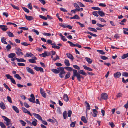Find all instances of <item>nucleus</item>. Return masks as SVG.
<instances>
[{
  "mask_svg": "<svg viewBox=\"0 0 128 128\" xmlns=\"http://www.w3.org/2000/svg\"><path fill=\"white\" fill-rule=\"evenodd\" d=\"M57 70H58V71L60 72L59 74L60 77L61 78H63L64 77V76L63 75L65 74L66 72L64 71V68L63 67H59L57 68Z\"/></svg>",
  "mask_w": 128,
  "mask_h": 128,
  "instance_id": "nucleus-1",
  "label": "nucleus"
},
{
  "mask_svg": "<svg viewBox=\"0 0 128 128\" xmlns=\"http://www.w3.org/2000/svg\"><path fill=\"white\" fill-rule=\"evenodd\" d=\"M2 118L3 119L6 121V124L8 126H9V125L11 124L10 120L6 116H3Z\"/></svg>",
  "mask_w": 128,
  "mask_h": 128,
  "instance_id": "nucleus-2",
  "label": "nucleus"
},
{
  "mask_svg": "<svg viewBox=\"0 0 128 128\" xmlns=\"http://www.w3.org/2000/svg\"><path fill=\"white\" fill-rule=\"evenodd\" d=\"M101 98L103 100H106L108 98V96L106 94L104 93L101 94Z\"/></svg>",
  "mask_w": 128,
  "mask_h": 128,
  "instance_id": "nucleus-3",
  "label": "nucleus"
},
{
  "mask_svg": "<svg viewBox=\"0 0 128 128\" xmlns=\"http://www.w3.org/2000/svg\"><path fill=\"white\" fill-rule=\"evenodd\" d=\"M16 53L18 55L20 56L23 55V53L22 52H21L22 50L20 49L17 48L16 49Z\"/></svg>",
  "mask_w": 128,
  "mask_h": 128,
  "instance_id": "nucleus-4",
  "label": "nucleus"
},
{
  "mask_svg": "<svg viewBox=\"0 0 128 128\" xmlns=\"http://www.w3.org/2000/svg\"><path fill=\"white\" fill-rule=\"evenodd\" d=\"M22 110L24 112L28 114L31 116H32V114L26 109L24 108H22Z\"/></svg>",
  "mask_w": 128,
  "mask_h": 128,
  "instance_id": "nucleus-5",
  "label": "nucleus"
},
{
  "mask_svg": "<svg viewBox=\"0 0 128 128\" xmlns=\"http://www.w3.org/2000/svg\"><path fill=\"white\" fill-rule=\"evenodd\" d=\"M34 69L37 71H40L41 72H44V70L43 68L41 67H39L37 66H36L34 68Z\"/></svg>",
  "mask_w": 128,
  "mask_h": 128,
  "instance_id": "nucleus-6",
  "label": "nucleus"
},
{
  "mask_svg": "<svg viewBox=\"0 0 128 128\" xmlns=\"http://www.w3.org/2000/svg\"><path fill=\"white\" fill-rule=\"evenodd\" d=\"M32 114L37 119L40 120H42V118L39 114L35 113H33Z\"/></svg>",
  "mask_w": 128,
  "mask_h": 128,
  "instance_id": "nucleus-7",
  "label": "nucleus"
},
{
  "mask_svg": "<svg viewBox=\"0 0 128 128\" xmlns=\"http://www.w3.org/2000/svg\"><path fill=\"white\" fill-rule=\"evenodd\" d=\"M40 93L43 97L46 98V94L44 92V91L43 90L42 88L40 89Z\"/></svg>",
  "mask_w": 128,
  "mask_h": 128,
  "instance_id": "nucleus-8",
  "label": "nucleus"
},
{
  "mask_svg": "<svg viewBox=\"0 0 128 128\" xmlns=\"http://www.w3.org/2000/svg\"><path fill=\"white\" fill-rule=\"evenodd\" d=\"M63 98V99L65 101L67 102L69 101L68 97L67 94H64Z\"/></svg>",
  "mask_w": 128,
  "mask_h": 128,
  "instance_id": "nucleus-9",
  "label": "nucleus"
},
{
  "mask_svg": "<svg viewBox=\"0 0 128 128\" xmlns=\"http://www.w3.org/2000/svg\"><path fill=\"white\" fill-rule=\"evenodd\" d=\"M26 69L27 72H28L30 73L31 74L33 75H34V74L35 73L33 71V70L31 68L28 67H27L26 68Z\"/></svg>",
  "mask_w": 128,
  "mask_h": 128,
  "instance_id": "nucleus-10",
  "label": "nucleus"
},
{
  "mask_svg": "<svg viewBox=\"0 0 128 128\" xmlns=\"http://www.w3.org/2000/svg\"><path fill=\"white\" fill-rule=\"evenodd\" d=\"M75 76H76L77 77V79L79 81H81V77L79 76H78V75L77 76V75L74 74L72 78V80H74Z\"/></svg>",
  "mask_w": 128,
  "mask_h": 128,
  "instance_id": "nucleus-11",
  "label": "nucleus"
},
{
  "mask_svg": "<svg viewBox=\"0 0 128 128\" xmlns=\"http://www.w3.org/2000/svg\"><path fill=\"white\" fill-rule=\"evenodd\" d=\"M7 26H6L0 25V28H1L2 30L4 31H6L8 29Z\"/></svg>",
  "mask_w": 128,
  "mask_h": 128,
  "instance_id": "nucleus-12",
  "label": "nucleus"
},
{
  "mask_svg": "<svg viewBox=\"0 0 128 128\" xmlns=\"http://www.w3.org/2000/svg\"><path fill=\"white\" fill-rule=\"evenodd\" d=\"M25 17L26 19L29 21L32 20H34L33 17L31 16H28L26 15H25Z\"/></svg>",
  "mask_w": 128,
  "mask_h": 128,
  "instance_id": "nucleus-13",
  "label": "nucleus"
},
{
  "mask_svg": "<svg viewBox=\"0 0 128 128\" xmlns=\"http://www.w3.org/2000/svg\"><path fill=\"white\" fill-rule=\"evenodd\" d=\"M121 75V73L120 72H117L116 74H114V76L116 78H118Z\"/></svg>",
  "mask_w": 128,
  "mask_h": 128,
  "instance_id": "nucleus-14",
  "label": "nucleus"
},
{
  "mask_svg": "<svg viewBox=\"0 0 128 128\" xmlns=\"http://www.w3.org/2000/svg\"><path fill=\"white\" fill-rule=\"evenodd\" d=\"M66 55L67 56L68 58L70 59L71 60H74V58L71 54L68 53L66 54Z\"/></svg>",
  "mask_w": 128,
  "mask_h": 128,
  "instance_id": "nucleus-15",
  "label": "nucleus"
},
{
  "mask_svg": "<svg viewBox=\"0 0 128 128\" xmlns=\"http://www.w3.org/2000/svg\"><path fill=\"white\" fill-rule=\"evenodd\" d=\"M93 114H92V116L94 117L96 116L98 113L97 110L96 109H94L93 110Z\"/></svg>",
  "mask_w": 128,
  "mask_h": 128,
  "instance_id": "nucleus-16",
  "label": "nucleus"
},
{
  "mask_svg": "<svg viewBox=\"0 0 128 128\" xmlns=\"http://www.w3.org/2000/svg\"><path fill=\"white\" fill-rule=\"evenodd\" d=\"M98 12L100 16L101 17L104 16H105L104 13L102 11H98Z\"/></svg>",
  "mask_w": 128,
  "mask_h": 128,
  "instance_id": "nucleus-17",
  "label": "nucleus"
},
{
  "mask_svg": "<svg viewBox=\"0 0 128 128\" xmlns=\"http://www.w3.org/2000/svg\"><path fill=\"white\" fill-rule=\"evenodd\" d=\"M0 107L3 110H5L6 108L4 104L2 102H1L0 103Z\"/></svg>",
  "mask_w": 128,
  "mask_h": 128,
  "instance_id": "nucleus-18",
  "label": "nucleus"
},
{
  "mask_svg": "<svg viewBox=\"0 0 128 128\" xmlns=\"http://www.w3.org/2000/svg\"><path fill=\"white\" fill-rule=\"evenodd\" d=\"M85 59L89 64H91L92 63V60L90 58L86 57L85 58Z\"/></svg>",
  "mask_w": 128,
  "mask_h": 128,
  "instance_id": "nucleus-19",
  "label": "nucleus"
},
{
  "mask_svg": "<svg viewBox=\"0 0 128 128\" xmlns=\"http://www.w3.org/2000/svg\"><path fill=\"white\" fill-rule=\"evenodd\" d=\"M64 63L67 66H70V64L68 60L66 59L64 61Z\"/></svg>",
  "mask_w": 128,
  "mask_h": 128,
  "instance_id": "nucleus-20",
  "label": "nucleus"
},
{
  "mask_svg": "<svg viewBox=\"0 0 128 128\" xmlns=\"http://www.w3.org/2000/svg\"><path fill=\"white\" fill-rule=\"evenodd\" d=\"M83 67L84 68V69L86 70L92 71V70L91 68H90L89 67H87L86 66H84Z\"/></svg>",
  "mask_w": 128,
  "mask_h": 128,
  "instance_id": "nucleus-21",
  "label": "nucleus"
},
{
  "mask_svg": "<svg viewBox=\"0 0 128 128\" xmlns=\"http://www.w3.org/2000/svg\"><path fill=\"white\" fill-rule=\"evenodd\" d=\"M63 116L65 120L66 119L68 116L67 115V112L66 111H64L63 113Z\"/></svg>",
  "mask_w": 128,
  "mask_h": 128,
  "instance_id": "nucleus-22",
  "label": "nucleus"
},
{
  "mask_svg": "<svg viewBox=\"0 0 128 128\" xmlns=\"http://www.w3.org/2000/svg\"><path fill=\"white\" fill-rule=\"evenodd\" d=\"M12 108L13 110L17 113H18L19 112V111L17 108L15 106H12Z\"/></svg>",
  "mask_w": 128,
  "mask_h": 128,
  "instance_id": "nucleus-23",
  "label": "nucleus"
},
{
  "mask_svg": "<svg viewBox=\"0 0 128 128\" xmlns=\"http://www.w3.org/2000/svg\"><path fill=\"white\" fill-rule=\"evenodd\" d=\"M73 71L74 74L77 75V76L78 75V76H81V75L78 72L77 70H73Z\"/></svg>",
  "mask_w": 128,
  "mask_h": 128,
  "instance_id": "nucleus-24",
  "label": "nucleus"
},
{
  "mask_svg": "<svg viewBox=\"0 0 128 128\" xmlns=\"http://www.w3.org/2000/svg\"><path fill=\"white\" fill-rule=\"evenodd\" d=\"M82 120L85 123L88 122V121L85 116H82L81 118Z\"/></svg>",
  "mask_w": 128,
  "mask_h": 128,
  "instance_id": "nucleus-25",
  "label": "nucleus"
},
{
  "mask_svg": "<svg viewBox=\"0 0 128 128\" xmlns=\"http://www.w3.org/2000/svg\"><path fill=\"white\" fill-rule=\"evenodd\" d=\"M70 18L74 19H80V18L79 16L77 15H75L74 16Z\"/></svg>",
  "mask_w": 128,
  "mask_h": 128,
  "instance_id": "nucleus-26",
  "label": "nucleus"
},
{
  "mask_svg": "<svg viewBox=\"0 0 128 128\" xmlns=\"http://www.w3.org/2000/svg\"><path fill=\"white\" fill-rule=\"evenodd\" d=\"M8 34V35L10 37H14V35L13 34V33L10 32H6Z\"/></svg>",
  "mask_w": 128,
  "mask_h": 128,
  "instance_id": "nucleus-27",
  "label": "nucleus"
},
{
  "mask_svg": "<svg viewBox=\"0 0 128 128\" xmlns=\"http://www.w3.org/2000/svg\"><path fill=\"white\" fill-rule=\"evenodd\" d=\"M16 56V54H15L11 53L8 55V56L9 58H13Z\"/></svg>",
  "mask_w": 128,
  "mask_h": 128,
  "instance_id": "nucleus-28",
  "label": "nucleus"
},
{
  "mask_svg": "<svg viewBox=\"0 0 128 128\" xmlns=\"http://www.w3.org/2000/svg\"><path fill=\"white\" fill-rule=\"evenodd\" d=\"M34 56V55L32 54L31 53H27L24 56V57L26 58L27 57H32Z\"/></svg>",
  "mask_w": 128,
  "mask_h": 128,
  "instance_id": "nucleus-29",
  "label": "nucleus"
},
{
  "mask_svg": "<svg viewBox=\"0 0 128 128\" xmlns=\"http://www.w3.org/2000/svg\"><path fill=\"white\" fill-rule=\"evenodd\" d=\"M14 76L15 78H17L18 80H20L22 79V78L18 74H16L14 75Z\"/></svg>",
  "mask_w": 128,
  "mask_h": 128,
  "instance_id": "nucleus-30",
  "label": "nucleus"
},
{
  "mask_svg": "<svg viewBox=\"0 0 128 128\" xmlns=\"http://www.w3.org/2000/svg\"><path fill=\"white\" fill-rule=\"evenodd\" d=\"M80 74H82L84 76H86L87 74L83 70H80Z\"/></svg>",
  "mask_w": 128,
  "mask_h": 128,
  "instance_id": "nucleus-31",
  "label": "nucleus"
},
{
  "mask_svg": "<svg viewBox=\"0 0 128 128\" xmlns=\"http://www.w3.org/2000/svg\"><path fill=\"white\" fill-rule=\"evenodd\" d=\"M6 39H5V38L4 37H2V38L1 41L3 43L7 44L8 43L6 41Z\"/></svg>",
  "mask_w": 128,
  "mask_h": 128,
  "instance_id": "nucleus-32",
  "label": "nucleus"
},
{
  "mask_svg": "<svg viewBox=\"0 0 128 128\" xmlns=\"http://www.w3.org/2000/svg\"><path fill=\"white\" fill-rule=\"evenodd\" d=\"M85 103L86 104L87 109L88 110H90V108L89 104L87 102H85Z\"/></svg>",
  "mask_w": 128,
  "mask_h": 128,
  "instance_id": "nucleus-33",
  "label": "nucleus"
},
{
  "mask_svg": "<svg viewBox=\"0 0 128 128\" xmlns=\"http://www.w3.org/2000/svg\"><path fill=\"white\" fill-rule=\"evenodd\" d=\"M52 71L56 74H58L60 72L58 71V70L56 69H52Z\"/></svg>",
  "mask_w": 128,
  "mask_h": 128,
  "instance_id": "nucleus-34",
  "label": "nucleus"
},
{
  "mask_svg": "<svg viewBox=\"0 0 128 128\" xmlns=\"http://www.w3.org/2000/svg\"><path fill=\"white\" fill-rule=\"evenodd\" d=\"M64 68L68 71H71L73 70L72 68L69 67H65Z\"/></svg>",
  "mask_w": 128,
  "mask_h": 128,
  "instance_id": "nucleus-35",
  "label": "nucleus"
},
{
  "mask_svg": "<svg viewBox=\"0 0 128 128\" xmlns=\"http://www.w3.org/2000/svg\"><path fill=\"white\" fill-rule=\"evenodd\" d=\"M34 121L32 122V124L34 126H36L37 125L36 123L38 122V121L37 120L35 119H34Z\"/></svg>",
  "mask_w": 128,
  "mask_h": 128,
  "instance_id": "nucleus-36",
  "label": "nucleus"
},
{
  "mask_svg": "<svg viewBox=\"0 0 128 128\" xmlns=\"http://www.w3.org/2000/svg\"><path fill=\"white\" fill-rule=\"evenodd\" d=\"M17 61L18 62H25L26 60H24L23 58L19 59L17 58L16 59Z\"/></svg>",
  "mask_w": 128,
  "mask_h": 128,
  "instance_id": "nucleus-37",
  "label": "nucleus"
},
{
  "mask_svg": "<svg viewBox=\"0 0 128 128\" xmlns=\"http://www.w3.org/2000/svg\"><path fill=\"white\" fill-rule=\"evenodd\" d=\"M88 29L91 31L94 32H97V30L94 28L90 27L88 28Z\"/></svg>",
  "mask_w": 128,
  "mask_h": 128,
  "instance_id": "nucleus-38",
  "label": "nucleus"
},
{
  "mask_svg": "<svg viewBox=\"0 0 128 128\" xmlns=\"http://www.w3.org/2000/svg\"><path fill=\"white\" fill-rule=\"evenodd\" d=\"M127 57H128V53L123 55L122 57V59H124Z\"/></svg>",
  "mask_w": 128,
  "mask_h": 128,
  "instance_id": "nucleus-39",
  "label": "nucleus"
},
{
  "mask_svg": "<svg viewBox=\"0 0 128 128\" xmlns=\"http://www.w3.org/2000/svg\"><path fill=\"white\" fill-rule=\"evenodd\" d=\"M70 77V73L68 72L65 77V79H67Z\"/></svg>",
  "mask_w": 128,
  "mask_h": 128,
  "instance_id": "nucleus-40",
  "label": "nucleus"
},
{
  "mask_svg": "<svg viewBox=\"0 0 128 128\" xmlns=\"http://www.w3.org/2000/svg\"><path fill=\"white\" fill-rule=\"evenodd\" d=\"M10 5L14 8L18 10H19V8L18 6H16L12 4H10Z\"/></svg>",
  "mask_w": 128,
  "mask_h": 128,
  "instance_id": "nucleus-41",
  "label": "nucleus"
},
{
  "mask_svg": "<svg viewBox=\"0 0 128 128\" xmlns=\"http://www.w3.org/2000/svg\"><path fill=\"white\" fill-rule=\"evenodd\" d=\"M0 126L2 128H6V127L4 124L2 122H0Z\"/></svg>",
  "mask_w": 128,
  "mask_h": 128,
  "instance_id": "nucleus-42",
  "label": "nucleus"
},
{
  "mask_svg": "<svg viewBox=\"0 0 128 128\" xmlns=\"http://www.w3.org/2000/svg\"><path fill=\"white\" fill-rule=\"evenodd\" d=\"M20 122L22 126H26V123L24 121L22 120H20Z\"/></svg>",
  "mask_w": 128,
  "mask_h": 128,
  "instance_id": "nucleus-43",
  "label": "nucleus"
},
{
  "mask_svg": "<svg viewBox=\"0 0 128 128\" xmlns=\"http://www.w3.org/2000/svg\"><path fill=\"white\" fill-rule=\"evenodd\" d=\"M48 43L51 44L52 45H56V44L54 43H52V41L50 40H48L47 41Z\"/></svg>",
  "mask_w": 128,
  "mask_h": 128,
  "instance_id": "nucleus-44",
  "label": "nucleus"
},
{
  "mask_svg": "<svg viewBox=\"0 0 128 128\" xmlns=\"http://www.w3.org/2000/svg\"><path fill=\"white\" fill-rule=\"evenodd\" d=\"M21 44L22 45L25 46H28L30 45V44L26 42H22L21 43Z\"/></svg>",
  "mask_w": 128,
  "mask_h": 128,
  "instance_id": "nucleus-45",
  "label": "nucleus"
},
{
  "mask_svg": "<svg viewBox=\"0 0 128 128\" xmlns=\"http://www.w3.org/2000/svg\"><path fill=\"white\" fill-rule=\"evenodd\" d=\"M7 99L9 102L11 103H12V101L11 98L10 96H8L7 97Z\"/></svg>",
  "mask_w": 128,
  "mask_h": 128,
  "instance_id": "nucleus-46",
  "label": "nucleus"
},
{
  "mask_svg": "<svg viewBox=\"0 0 128 128\" xmlns=\"http://www.w3.org/2000/svg\"><path fill=\"white\" fill-rule=\"evenodd\" d=\"M72 114V111L69 110L68 111V116L69 117H70Z\"/></svg>",
  "mask_w": 128,
  "mask_h": 128,
  "instance_id": "nucleus-47",
  "label": "nucleus"
},
{
  "mask_svg": "<svg viewBox=\"0 0 128 128\" xmlns=\"http://www.w3.org/2000/svg\"><path fill=\"white\" fill-rule=\"evenodd\" d=\"M22 8L26 12L28 13L30 12L29 10L28 9L25 8L24 7H22Z\"/></svg>",
  "mask_w": 128,
  "mask_h": 128,
  "instance_id": "nucleus-48",
  "label": "nucleus"
},
{
  "mask_svg": "<svg viewBox=\"0 0 128 128\" xmlns=\"http://www.w3.org/2000/svg\"><path fill=\"white\" fill-rule=\"evenodd\" d=\"M122 76L124 77H128V73L126 72H124L122 73Z\"/></svg>",
  "mask_w": 128,
  "mask_h": 128,
  "instance_id": "nucleus-49",
  "label": "nucleus"
},
{
  "mask_svg": "<svg viewBox=\"0 0 128 128\" xmlns=\"http://www.w3.org/2000/svg\"><path fill=\"white\" fill-rule=\"evenodd\" d=\"M98 12L95 11L93 12V14L96 16L98 17L99 15L98 14Z\"/></svg>",
  "mask_w": 128,
  "mask_h": 128,
  "instance_id": "nucleus-50",
  "label": "nucleus"
},
{
  "mask_svg": "<svg viewBox=\"0 0 128 128\" xmlns=\"http://www.w3.org/2000/svg\"><path fill=\"white\" fill-rule=\"evenodd\" d=\"M46 54L47 52H45L44 53H42L41 54L40 56H42V57L45 58L46 56H47Z\"/></svg>",
  "mask_w": 128,
  "mask_h": 128,
  "instance_id": "nucleus-51",
  "label": "nucleus"
},
{
  "mask_svg": "<svg viewBox=\"0 0 128 128\" xmlns=\"http://www.w3.org/2000/svg\"><path fill=\"white\" fill-rule=\"evenodd\" d=\"M39 17L44 20H48V18L46 17L45 16H43L42 15H40L39 16Z\"/></svg>",
  "mask_w": 128,
  "mask_h": 128,
  "instance_id": "nucleus-52",
  "label": "nucleus"
},
{
  "mask_svg": "<svg viewBox=\"0 0 128 128\" xmlns=\"http://www.w3.org/2000/svg\"><path fill=\"white\" fill-rule=\"evenodd\" d=\"M74 7L76 8H80V6L78 4H77L76 3H74L73 4Z\"/></svg>",
  "mask_w": 128,
  "mask_h": 128,
  "instance_id": "nucleus-53",
  "label": "nucleus"
},
{
  "mask_svg": "<svg viewBox=\"0 0 128 128\" xmlns=\"http://www.w3.org/2000/svg\"><path fill=\"white\" fill-rule=\"evenodd\" d=\"M28 61L32 63H36V61L35 60H34V59H32L29 60H28Z\"/></svg>",
  "mask_w": 128,
  "mask_h": 128,
  "instance_id": "nucleus-54",
  "label": "nucleus"
},
{
  "mask_svg": "<svg viewBox=\"0 0 128 128\" xmlns=\"http://www.w3.org/2000/svg\"><path fill=\"white\" fill-rule=\"evenodd\" d=\"M100 58L104 60H108V57L104 56H101Z\"/></svg>",
  "mask_w": 128,
  "mask_h": 128,
  "instance_id": "nucleus-55",
  "label": "nucleus"
},
{
  "mask_svg": "<svg viewBox=\"0 0 128 128\" xmlns=\"http://www.w3.org/2000/svg\"><path fill=\"white\" fill-rule=\"evenodd\" d=\"M97 51L101 54L104 55L105 54V52L102 50H98Z\"/></svg>",
  "mask_w": 128,
  "mask_h": 128,
  "instance_id": "nucleus-56",
  "label": "nucleus"
},
{
  "mask_svg": "<svg viewBox=\"0 0 128 128\" xmlns=\"http://www.w3.org/2000/svg\"><path fill=\"white\" fill-rule=\"evenodd\" d=\"M77 3L79 6H80L82 7H84L85 6L82 3L78 2Z\"/></svg>",
  "mask_w": 128,
  "mask_h": 128,
  "instance_id": "nucleus-57",
  "label": "nucleus"
},
{
  "mask_svg": "<svg viewBox=\"0 0 128 128\" xmlns=\"http://www.w3.org/2000/svg\"><path fill=\"white\" fill-rule=\"evenodd\" d=\"M76 124V122H72V123L70 124V126L72 128L74 127L75 126Z\"/></svg>",
  "mask_w": 128,
  "mask_h": 128,
  "instance_id": "nucleus-58",
  "label": "nucleus"
},
{
  "mask_svg": "<svg viewBox=\"0 0 128 128\" xmlns=\"http://www.w3.org/2000/svg\"><path fill=\"white\" fill-rule=\"evenodd\" d=\"M122 94L120 93H118L116 95V97L118 98H120L122 97Z\"/></svg>",
  "mask_w": 128,
  "mask_h": 128,
  "instance_id": "nucleus-59",
  "label": "nucleus"
},
{
  "mask_svg": "<svg viewBox=\"0 0 128 128\" xmlns=\"http://www.w3.org/2000/svg\"><path fill=\"white\" fill-rule=\"evenodd\" d=\"M76 22L77 24H78L80 26L81 28H83L85 26L84 24H82L80 22Z\"/></svg>",
  "mask_w": 128,
  "mask_h": 128,
  "instance_id": "nucleus-60",
  "label": "nucleus"
},
{
  "mask_svg": "<svg viewBox=\"0 0 128 128\" xmlns=\"http://www.w3.org/2000/svg\"><path fill=\"white\" fill-rule=\"evenodd\" d=\"M92 9L96 10H100V8L97 7H92Z\"/></svg>",
  "mask_w": 128,
  "mask_h": 128,
  "instance_id": "nucleus-61",
  "label": "nucleus"
},
{
  "mask_svg": "<svg viewBox=\"0 0 128 128\" xmlns=\"http://www.w3.org/2000/svg\"><path fill=\"white\" fill-rule=\"evenodd\" d=\"M6 76L8 79L10 80L11 78H12V77L10 76V75L9 74H6Z\"/></svg>",
  "mask_w": 128,
  "mask_h": 128,
  "instance_id": "nucleus-62",
  "label": "nucleus"
},
{
  "mask_svg": "<svg viewBox=\"0 0 128 128\" xmlns=\"http://www.w3.org/2000/svg\"><path fill=\"white\" fill-rule=\"evenodd\" d=\"M32 31L35 32L37 35H38L39 34V32L37 30L34 29Z\"/></svg>",
  "mask_w": 128,
  "mask_h": 128,
  "instance_id": "nucleus-63",
  "label": "nucleus"
},
{
  "mask_svg": "<svg viewBox=\"0 0 128 128\" xmlns=\"http://www.w3.org/2000/svg\"><path fill=\"white\" fill-rule=\"evenodd\" d=\"M122 82L125 84H126L127 82H128V78L126 79V80H125L124 78H122Z\"/></svg>",
  "mask_w": 128,
  "mask_h": 128,
  "instance_id": "nucleus-64",
  "label": "nucleus"
}]
</instances>
